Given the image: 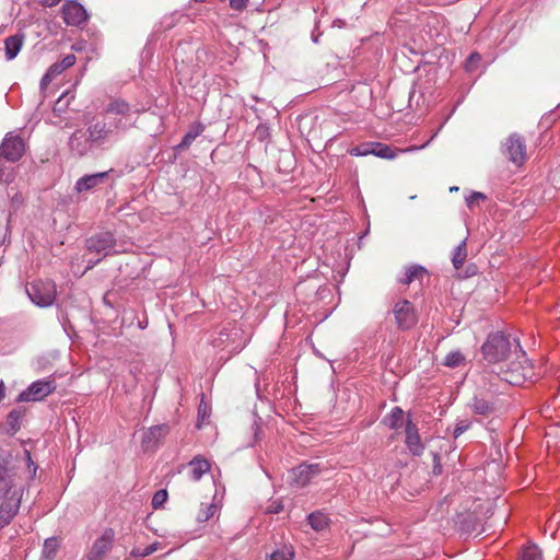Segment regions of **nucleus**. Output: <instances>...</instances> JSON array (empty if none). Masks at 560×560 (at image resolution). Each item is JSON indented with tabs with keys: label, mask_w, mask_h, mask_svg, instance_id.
Instances as JSON below:
<instances>
[{
	"label": "nucleus",
	"mask_w": 560,
	"mask_h": 560,
	"mask_svg": "<svg viewBox=\"0 0 560 560\" xmlns=\"http://www.w3.org/2000/svg\"><path fill=\"white\" fill-rule=\"evenodd\" d=\"M205 130V127L201 124H196L190 127L188 132L184 136L180 143L177 145L178 150L187 149L197 137H199Z\"/></svg>",
	"instance_id": "21"
},
{
	"label": "nucleus",
	"mask_w": 560,
	"mask_h": 560,
	"mask_svg": "<svg viewBox=\"0 0 560 560\" xmlns=\"http://www.w3.org/2000/svg\"><path fill=\"white\" fill-rule=\"evenodd\" d=\"M485 196L481 194V192H472L470 196H468L466 198V201H467V205L468 207H472V205L479 200V199H483Z\"/></svg>",
	"instance_id": "38"
},
{
	"label": "nucleus",
	"mask_w": 560,
	"mask_h": 560,
	"mask_svg": "<svg viewBox=\"0 0 560 560\" xmlns=\"http://www.w3.org/2000/svg\"><path fill=\"white\" fill-rule=\"evenodd\" d=\"M5 396V392H4V384L2 381H0V400H2Z\"/></svg>",
	"instance_id": "42"
},
{
	"label": "nucleus",
	"mask_w": 560,
	"mask_h": 560,
	"mask_svg": "<svg viewBox=\"0 0 560 560\" xmlns=\"http://www.w3.org/2000/svg\"><path fill=\"white\" fill-rule=\"evenodd\" d=\"M25 152L24 140L13 133H8L0 145V159L9 162L19 161Z\"/></svg>",
	"instance_id": "6"
},
{
	"label": "nucleus",
	"mask_w": 560,
	"mask_h": 560,
	"mask_svg": "<svg viewBox=\"0 0 560 560\" xmlns=\"http://www.w3.org/2000/svg\"><path fill=\"white\" fill-rule=\"evenodd\" d=\"M59 0H51V2H49V5H52L55 3H57Z\"/></svg>",
	"instance_id": "47"
},
{
	"label": "nucleus",
	"mask_w": 560,
	"mask_h": 560,
	"mask_svg": "<svg viewBox=\"0 0 560 560\" xmlns=\"http://www.w3.org/2000/svg\"><path fill=\"white\" fill-rule=\"evenodd\" d=\"M158 542L147 546L142 551L135 553L136 556L147 557L158 550Z\"/></svg>",
	"instance_id": "35"
},
{
	"label": "nucleus",
	"mask_w": 560,
	"mask_h": 560,
	"mask_svg": "<svg viewBox=\"0 0 560 560\" xmlns=\"http://www.w3.org/2000/svg\"><path fill=\"white\" fill-rule=\"evenodd\" d=\"M427 270L421 266H411L407 268L405 278L401 279L404 284H409L415 280L422 281L424 277H427Z\"/></svg>",
	"instance_id": "22"
},
{
	"label": "nucleus",
	"mask_w": 560,
	"mask_h": 560,
	"mask_svg": "<svg viewBox=\"0 0 560 560\" xmlns=\"http://www.w3.org/2000/svg\"><path fill=\"white\" fill-rule=\"evenodd\" d=\"M471 409L478 415H489L493 411V406L485 399L475 398L471 404Z\"/></svg>",
	"instance_id": "27"
},
{
	"label": "nucleus",
	"mask_w": 560,
	"mask_h": 560,
	"mask_svg": "<svg viewBox=\"0 0 560 560\" xmlns=\"http://www.w3.org/2000/svg\"><path fill=\"white\" fill-rule=\"evenodd\" d=\"M114 536L112 528L105 529L102 536L94 541L88 560H104L105 555L112 549Z\"/></svg>",
	"instance_id": "11"
},
{
	"label": "nucleus",
	"mask_w": 560,
	"mask_h": 560,
	"mask_svg": "<svg viewBox=\"0 0 560 560\" xmlns=\"http://www.w3.org/2000/svg\"><path fill=\"white\" fill-rule=\"evenodd\" d=\"M511 345L508 337L502 332H495L488 337L482 346L485 359L490 363H497L505 359L510 352Z\"/></svg>",
	"instance_id": "2"
},
{
	"label": "nucleus",
	"mask_w": 560,
	"mask_h": 560,
	"mask_svg": "<svg viewBox=\"0 0 560 560\" xmlns=\"http://www.w3.org/2000/svg\"><path fill=\"white\" fill-rule=\"evenodd\" d=\"M61 12L68 25L79 26L88 20L86 10L77 1H67L62 5Z\"/></svg>",
	"instance_id": "10"
},
{
	"label": "nucleus",
	"mask_w": 560,
	"mask_h": 560,
	"mask_svg": "<svg viewBox=\"0 0 560 560\" xmlns=\"http://www.w3.org/2000/svg\"><path fill=\"white\" fill-rule=\"evenodd\" d=\"M210 468L211 464L202 456L194 457L186 466H184L186 478L190 482L199 481L205 474L210 471Z\"/></svg>",
	"instance_id": "13"
},
{
	"label": "nucleus",
	"mask_w": 560,
	"mask_h": 560,
	"mask_svg": "<svg viewBox=\"0 0 560 560\" xmlns=\"http://www.w3.org/2000/svg\"><path fill=\"white\" fill-rule=\"evenodd\" d=\"M56 388L52 381H37L19 395L20 401H38L51 394Z\"/></svg>",
	"instance_id": "7"
},
{
	"label": "nucleus",
	"mask_w": 560,
	"mask_h": 560,
	"mask_svg": "<svg viewBox=\"0 0 560 560\" xmlns=\"http://www.w3.org/2000/svg\"><path fill=\"white\" fill-rule=\"evenodd\" d=\"M466 256H467L466 245H465V242H462L455 248V252H454L453 258H452L453 265L456 269H459L464 265Z\"/></svg>",
	"instance_id": "28"
},
{
	"label": "nucleus",
	"mask_w": 560,
	"mask_h": 560,
	"mask_svg": "<svg viewBox=\"0 0 560 560\" xmlns=\"http://www.w3.org/2000/svg\"><path fill=\"white\" fill-rule=\"evenodd\" d=\"M5 57L11 60L18 56L23 45V37L19 35L10 36L5 39Z\"/></svg>",
	"instance_id": "20"
},
{
	"label": "nucleus",
	"mask_w": 560,
	"mask_h": 560,
	"mask_svg": "<svg viewBox=\"0 0 560 560\" xmlns=\"http://www.w3.org/2000/svg\"><path fill=\"white\" fill-rule=\"evenodd\" d=\"M112 130L107 127L105 121H97L88 128V140L91 142H100L105 140Z\"/></svg>",
	"instance_id": "18"
},
{
	"label": "nucleus",
	"mask_w": 560,
	"mask_h": 560,
	"mask_svg": "<svg viewBox=\"0 0 560 560\" xmlns=\"http://www.w3.org/2000/svg\"><path fill=\"white\" fill-rule=\"evenodd\" d=\"M230 7L235 11H243L247 8L248 0H229Z\"/></svg>",
	"instance_id": "33"
},
{
	"label": "nucleus",
	"mask_w": 560,
	"mask_h": 560,
	"mask_svg": "<svg viewBox=\"0 0 560 560\" xmlns=\"http://www.w3.org/2000/svg\"><path fill=\"white\" fill-rule=\"evenodd\" d=\"M58 548V540L56 538H48L45 540L43 552L47 558H51Z\"/></svg>",
	"instance_id": "30"
},
{
	"label": "nucleus",
	"mask_w": 560,
	"mask_h": 560,
	"mask_svg": "<svg viewBox=\"0 0 560 560\" xmlns=\"http://www.w3.org/2000/svg\"><path fill=\"white\" fill-rule=\"evenodd\" d=\"M480 60V56L478 54H471L469 57V62Z\"/></svg>",
	"instance_id": "43"
},
{
	"label": "nucleus",
	"mask_w": 560,
	"mask_h": 560,
	"mask_svg": "<svg viewBox=\"0 0 560 560\" xmlns=\"http://www.w3.org/2000/svg\"><path fill=\"white\" fill-rule=\"evenodd\" d=\"M65 70L61 69L60 63L51 65L46 72H48L54 79L61 74Z\"/></svg>",
	"instance_id": "36"
},
{
	"label": "nucleus",
	"mask_w": 560,
	"mask_h": 560,
	"mask_svg": "<svg viewBox=\"0 0 560 560\" xmlns=\"http://www.w3.org/2000/svg\"><path fill=\"white\" fill-rule=\"evenodd\" d=\"M166 431V428L165 427H154L151 429V433L154 434L155 432H165Z\"/></svg>",
	"instance_id": "41"
},
{
	"label": "nucleus",
	"mask_w": 560,
	"mask_h": 560,
	"mask_svg": "<svg viewBox=\"0 0 560 560\" xmlns=\"http://www.w3.org/2000/svg\"><path fill=\"white\" fill-rule=\"evenodd\" d=\"M93 265H94V264H91V261H89V265H88V267H86L85 271H86V270H89V269H91V268L93 267Z\"/></svg>",
	"instance_id": "46"
},
{
	"label": "nucleus",
	"mask_w": 560,
	"mask_h": 560,
	"mask_svg": "<svg viewBox=\"0 0 560 560\" xmlns=\"http://www.w3.org/2000/svg\"><path fill=\"white\" fill-rule=\"evenodd\" d=\"M406 445L413 455H421L424 451V445L418 432L417 425L408 420L406 423Z\"/></svg>",
	"instance_id": "15"
},
{
	"label": "nucleus",
	"mask_w": 560,
	"mask_h": 560,
	"mask_svg": "<svg viewBox=\"0 0 560 560\" xmlns=\"http://www.w3.org/2000/svg\"><path fill=\"white\" fill-rule=\"evenodd\" d=\"M308 523L316 532H322L328 526V518L323 513H311Z\"/></svg>",
	"instance_id": "24"
},
{
	"label": "nucleus",
	"mask_w": 560,
	"mask_h": 560,
	"mask_svg": "<svg viewBox=\"0 0 560 560\" xmlns=\"http://www.w3.org/2000/svg\"><path fill=\"white\" fill-rule=\"evenodd\" d=\"M470 427V422L468 421H459L456 423L455 429L453 431L454 439L460 436L466 430Z\"/></svg>",
	"instance_id": "32"
},
{
	"label": "nucleus",
	"mask_w": 560,
	"mask_h": 560,
	"mask_svg": "<svg viewBox=\"0 0 560 560\" xmlns=\"http://www.w3.org/2000/svg\"><path fill=\"white\" fill-rule=\"evenodd\" d=\"M9 419L16 420L18 419L16 412H14V411L10 412Z\"/></svg>",
	"instance_id": "44"
},
{
	"label": "nucleus",
	"mask_w": 560,
	"mask_h": 560,
	"mask_svg": "<svg viewBox=\"0 0 560 560\" xmlns=\"http://www.w3.org/2000/svg\"><path fill=\"white\" fill-rule=\"evenodd\" d=\"M294 549L292 546L284 545L281 548L275 550L270 555L269 560H293Z\"/></svg>",
	"instance_id": "26"
},
{
	"label": "nucleus",
	"mask_w": 560,
	"mask_h": 560,
	"mask_svg": "<svg viewBox=\"0 0 560 560\" xmlns=\"http://www.w3.org/2000/svg\"><path fill=\"white\" fill-rule=\"evenodd\" d=\"M75 56L73 54L67 55L60 62L61 69L67 70L75 63Z\"/></svg>",
	"instance_id": "34"
},
{
	"label": "nucleus",
	"mask_w": 560,
	"mask_h": 560,
	"mask_svg": "<svg viewBox=\"0 0 560 560\" xmlns=\"http://www.w3.org/2000/svg\"><path fill=\"white\" fill-rule=\"evenodd\" d=\"M215 510H217V506L213 505V504H210L208 506V512L206 514H199L198 515V520L199 521H207V520H209L211 516H213V514L215 513Z\"/></svg>",
	"instance_id": "37"
},
{
	"label": "nucleus",
	"mask_w": 560,
	"mask_h": 560,
	"mask_svg": "<svg viewBox=\"0 0 560 560\" xmlns=\"http://www.w3.org/2000/svg\"><path fill=\"white\" fill-rule=\"evenodd\" d=\"M520 560H542V557L538 547L530 545L523 549Z\"/></svg>",
	"instance_id": "29"
},
{
	"label": "nucleus",
	"mask_w": 560,
	"mask_h": 560,
	"mask_svg": "<svg viewBox=\"0 0 560 560\" xmlns=\"http://www.w3.org/2000/svg\"><path fill=\"white\" fill-rule=\"evenodd\" d=\"M396 324L402 330L411 329L418 322L415 306L408 300L398 301L393 308Z\"/></svg>",
	"instance_id": "4"
},
{
	"label": "nucleus",
	"mask_w": 560,
	"mask_h": 560,
	"mask_svg": "<svg viewBox=\"0 0 560 560\" xmlns=\"http://www.w3.org/2000/svg\"><path fill=\"white\" fill-rule=\"evenodd\" d=\"M22 495L16 493L0 499V529L9 525L16 515Z\"/></svg>",
	"instance_id": "9"
},
{
	"label": "nucleus",
	"mask_w": 560,
	"mask_h": 560,
	"mask_svg": "<svg viewBox=\"0 0 560 560\" xmlns=\"http://www.w3.org/2000/svg\"><path fill=\"white\" fill-rule=\"evenodd\" d=\"M130 112V105L120 98H114L109 102L107 105L105 113L109 115H116V116H127Z\"/></svg>",
	"instance_id": "19"
},
{
	"label": "nucleus",
	"mask_w": 560,
	"mask_h": 560,
	"mask_svg": "<svg viewBox=\"0 0 560 560\" xmlns=\"http://www.w3.org/2000/svg\"><path fill=\"white\" fill-rule=\"evenodd\" d=\"M319 472L320 467L318 464H301L291 470V482L299 487H304Z\"/></svg>",
	"instance_id": "12"
},
{
	"label": "nucleus",
	"mask_w": 560,
	"mask_h": 560,
	"mask_svg": "<svg viewBox=\"0 0 560 560\" xmlns=\"http://www.w3.org/2000/svg\"><path fill=\"white\" fill-rule=\"evenodd\" d=\"M82 136H83L82 131H80V130H79V131H75V132L71 136V138H70V145H71V147H73L74 141H75L77 139L82 138Z\"/></svg>",
	"instance_id": "40"
},
{
	"label": "nucleus",
	"mask_w": 560,
	"mask_h": 560,
	"mask_svg": "<svg viewBox=\"0 0 560 560\" xmlns=\"http://www.w3.org/2000/svg\"><path fill=\"white\" fill-rule=\"evenodd\" d=\"M386 424L390 429H398L402 425L404 422V411L399 407H395L392 409L390 413L386 418Z\"/></svg>",
	"instance_id": "23"
},
{
	"label": "nucleus",
	"mask_w": 560,
	"mask_h": 560,
	"mask_svg": "<svg viewBox=\"0 0 560 560\" xmlns=\"http://www.w3.org/2000/svg\"><path fill=\"white\" fill-rule=\"evenodd\" d=\"M109 172H112V170L106 171V172L91 174V175H85V176L79 178L75 183V187H74L75 190L78 192H83V191L91 190V189L102 185L105 182V179L108 177Z\"/></svg>",
	"instance_id": "17"
},
{
	"label": "nucleus",
	"mask_w": 560,
	"mask_h": 560,
	"mask_svg": "<svg viewBox=\"0 0 560 560\" xmlns=\"http://www.w3.org/2000/svg\"><path fill=\"white\" fill-rule=\"evenodd\" d=\"M352 154L361 155L363 153L360 152L358 149H352Z\"/></svg>",
	"instance_id": "45"
},
{
	"label": "nucleus",
	"mask_w": 560,
	"mask_h": 560,
	"mask_svg": "<svg viewBox=\"0 0 560 560\" xmlns=\"http://www.w3.org/2000/svg\"><path fill=\"white\" fill-rule=\"evenodd\" d=\"M27 294L36 305L46 307L56 299V285L50 280H37L27 288Z\"/></svg>",
	"instance_id": "3"
},
{
	"label": "nucleus",
	"mask_w": 560,
	"mask_h": 560,
	"mask_svg": "<svg viewBox=\"0 0 560 560\" xmlns=\"http://www.w3.org/2000/svg\"><path fill=\"white\" fill-rule=\"evenodd\" d=\"M52 80L54 78L48 72H46L40 80V88L46 89Z\"/></svg>",
	"instance_id": "39"
},
{
	"label": "nucleus",
	"mask_w": 560,
	"mask_h": 560,
	"mask_svg": "<svg viewBox=\"0 0 560 560\" xmlns=\"http://www.w3.org/2000/svg\"><path fill=\"white\" fill-rule=\"evenodd\" d=\"M116 240L109 232H102L91 236L86 241V249L89 253L102 254L107 256L115 247Z\"/></svg>",
	"instance_id": "8"
},
{
	"label": "nucleus",
	"mask_w": 560,
	"mask_h": 560,
	"mask_svg": "<svg viewBox=\"0 0 560 560\" xmlns=\"http://www.w3.org/2000/svg\"><path fill=\"white\" fill-rule=\"evenodd\" d=\"M506 154L515 165H522L526 160V147L520 136L512 135L506 140Z\"/></svg>",
	"instance_id": "14"
},
{
	"label": "nucleus",
	"mask_w": 560,
	"mask_h": 560,
	"mask_svg": "<svg viewBox=\"0 0 560 560\" xmlns=\"http://www.w3.org/2000/svg\"><path fill=\"white\" fill-rule=\"evenodd\" d=\"M428 143L429 141L420 147L412 145L405 149H396L387 144L376 143L371 152L378 158L393 160L398 155V153L413 152L423 149Z\"/></svg>",
	"instance_id": "16"
},
{
	"label": "nucleus",
	"mask_w": 560,
	"mask_h": 560,
	"mask_svg": "<svg viewBox=\"0 0 560 560\" xmlns=\"http://www.w3.org/2000/svg\"><path fill=\"white\" fill-rule=\"evenodd\" d=\"M167 499V491L166 490H159L154 493L152 498V506L154 509H159L163 505V503Z\"/></svg>",
	"instance_id": "31"
},
{
	"label": "nucleus",
	"mask_w": 560,
	"mask_h": 560,
	"mask_svg": "<svg viewBox=\"0 0 560 560\" xmlns=\"http://www.w3.org/2000/svg\"><path fill=\"white\" fill-rule=\"evenodd\" d=\"M498 374L501 380L514 386H522L527 382L533 383L537 377L533 363L524 352L517 355L506 370Z\"/></svg>",
	"instance_id": "1"
},
{
	"label": "nucleus",
	"mask_w": 560,
	"mask_h": 560,
	"mask_svg": "<svg viewBox=\"0 0 560 560\" xmlns=\"http://www.w3.org/2000/svg\"><path fill=\"white\" fill-rule=\"evenodd\" d=\"M465 361V355L460 351L455 350L446 354L444 359V365L448 368H458L464 365Z\"/></svg>",
	"instance_id": "25"
},
{
	"label": "nucleus",
	"mask_w": 560,
	"mask_h": 560,
	"mask_svg": "<svg viewBox=\"0 0 560 560\" xmlns=\"http://www.w3.org/2000/svg\"><path fill=\"white\" fill-rule=\"evenodd\" d=\"M22 495V487L13 467L0 462V499L12 494Z\"/></svg>",
	"instance_id": "5"
}]
</instances>
